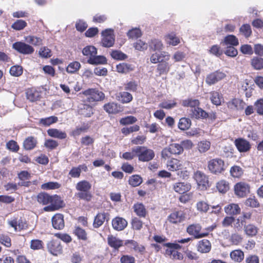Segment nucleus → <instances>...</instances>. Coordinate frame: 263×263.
I'll list each match as a JSON object with an SVG mask.
<instances>
[{"instance_id":"2","label":"nucleus","mask_w":263,"mask_h":263,"mask_svg":"<svg viewBox=\"0 0 263 263\" xmlns=\"http://www.w3.org/2000/svg\"><path fill=\"white\" fill-rule=\"evenodd\" d=\"M192 240L191 238H186L184 239H178L175 240L174 242L165 243L163 246L168 248L165 250V254L169 256L173 259L182 260L183 258L181 253L178 251V250L181 249V246L180 243H187Z\"/></svg>"},{"instance_id":"34","label":"nucleus","mask_w":263,"mask_h":263,"mask_svg":"<svg viewBox=\"0 0 263 263\" xmlns=\"http://www.w3.org/2000/svg\"><path fill=\"white\" fill-rule=\"evenodd\" d=\"M47 133L49 136L60 139H65L67 137V134L65 132H62L56 128L49 129L47 130Z\"/></svg>"},{"instance_id":"16","label":"nucleus","mask_w":263,"mask_h":263,"mask_svg":"<svg viewBox=\"0 0 263 263\" xmlns=\"http://www.w3.org/2000/svg\"><path fill=\"white\" fill-rule=\"evenodd\" d=\"M235 144L238 151L242 152H247L251 148L250 143L246 140L242 138H238L235 140Z\"/></svg>"},{"instance_id":"22","label":"nucleus","mask_w":263,"mask_h":263,"mask_svg":"<svg viewBox=\"0 0 263 263\" xmlns=\"http://www.w3.org/2000/svg\"><path fill=\"white\" fill-rule=\"evenodd\" d=\"M78 112L85 117H90L93 114L92 107L85 104H80L78 106Z\"/></svg>"},{"instance_id":"38","label":"nucleus","mask_w":263,"mask_h":263,"mask_svg":"<svg viewBox=\"0 0 263 263\" xmlns=\"http://www.w3.org/2000/svg\"><path fill=\"white\" fill-rule=\"evenodd\" d=\"M26 93L27 99L31 102L36 101L40 99L39 92L33 89H28Z\"/></svg>"},{"instance_id":"40","label":"nucleus","mask_w":263,"mask_h":263,"mask_svg":"<svg viewBox=\"0 0 263 263\" xmlns=\"http://www.w3.org/2000/svg\"><path fill=\"white\" fill-rule=\"evenodd\" d=\"M251 64L254 69L261 70L263 69V59L258 57H254L251 59Z\"/></svg>"},{"instance_id":"57","label":"nucleus","mask_w":263,"mask_h":263,"mask_svg":"<svg viewBox=\"0 0 263 263\" xmlns=\"http://www.w3.org/2000/svg\"><path fill=\"white\" fill-rule=\"evenodd\" d=\"M27 26V23L22 20H18L11 26L12 28L16 30H21Z\"/></svg>"},{"instance_id":"41","label":"nucleus","mask_w":263,"mask_h":263,"mask_svg":"<svg viewBox=\"0 0 263 263\" xmlns=\"http://www.w3.org/2000/svg\"><path fill=\"white\" fill-rule=\"evenodd\" d=\"M118 100L123 103H128L133 100L132 94L127 91L120 92L118 96Z\"/></svg>"},{"instance_id":"17","label":"nucleus","mask_w":263,"mask_h":263,"mask_svg":"<svg viewBox=\"0 0 263 263\" xmlns=\"http://www.w3.org/2000/svg\"><path fill=\"white\" fill-rule=\"evenodd\" d=\"M127 225V221L123 218L116 217L112 220V226L113 228L117 231H122L124 230Z\"/></svg>"},{"instance_id":"59","label":"nucleus","mask_w":263,"mask_h":263,"mask_svg":"<svg viewBox=\"0 0 263 263\" xmlns=\"http://www.w3.org/2000/svg\"><path fill=\"white\" fill-rule=\"evenodd\" d=\"M138 88V83L135 81L128 82L124 85V88L126 90L133 92L136 91Z\"/></svg>"},{"instance_id":"63","label":"nucleus","mask_w":263,"mask_h":263,"mask_svg":"<svg viewBox=\"0 0 263 263\" xmlns=\"http://www.w3.org/2000/svg\"><path fill=\"white\" fill-rule=\"evenodd\" d=\"M137 120V119L135 117L129 116L121 118L120 120V123L122 125L130 124L135 123Z\"/></svg>"},{"instance_id":"51","label":"nucleus","mask_w":263,"mask_h":263,"mask_svg":"<svg viewBox=\"0 0 263 263\" xmlns=\"http://www.w3.org/2000/svg\"><path fill=\"white\" fill-rule=\"evenodd\" d=\"M58 121V118L55 116H50L45 118L41 119L40 123L44 126H49L51 124L56 123Z\"/></svg>"},{"instance_id":"62","label":"nucleus","mask_w":263,"mask_h":263,"mask_svg":"<svg viewBox=\"0 0 263 263\" xmlns=\"http://www.w3.org/2000/svg\"><path fill=\"white\" fill-rule=\"evenodd\" d=\"M74 234L79 239L85 240L87 239V234L84 230L80 228L77 227L74 230Z\"/></svg>"},{"instance_id":"7","label":"nucleus","mask_w":263,"mask_h":263,"mask_svg":"<svg viewBox=\"0 0 263 263\" xmlns=\"http://www.w3.org/2000/svg\"><path fill=\"white\" fill-rule=\"evenodd\" d=\"M183 153L182 146L178 143H172L168 147L164 148L161 152L163 158L166 159L171 154L180 155Z\"/></svg>"},{"instance_id":"64","label":"nucleus","mask_w":263,"mask_h":263,"mask_svg":"<svg viewBox=\"0 0 263 263\" xmlns=\"http://www.w3.org/2000/svg\"><path fill=\"white\" fill-rule=\"evenodd\" d=\"M185 58V53L180 51L175 52L172 57L175 62H179L184 60Z\"/></svg>"},{"instance_id":"44","label":"nucleus","mask_w":263,"mask_h":263,"mask_svg":"<svg viewBox=\"0 0 263 263\" xmlns=\"http://www.w3.org/2000/svg\"><path fill=\"white\" fill-rule=\"evenodd\" d=\"M245 103L241 100L234 99L230 102L228 106L233 109H241L243 108Z\"/></svg>"},{"instance_id":"4","label":"nucleus","mask_w":263,"mask_h":263,"mask_svg":"<svg viewBox=\"0 0 263 263\" xmlns=\"http://www.w3.org/2000/svg\"><path fill=\"white\" fill-rule=\"evenodd\" d=\"M91 187V184L86 180L78 182L76 185V189L79 192L76 193L75 196L79 199L90 201L92 198V195L89 192Z\"/></svg>"},{"instance_id":"23","label":"nucleus","mask_w":263,"mask_h":263,"mask_svg":"<svg viewBox=\"0 0 263 263\" xmlns=\"http://www.w3.org/2000/svg\"><path fill=\"white\" fill-rule=\"evenodd\" d=\"M8 223L9 226L14 228L15 231H20L22 230L25 229L27 227V224L25 221L22 220L17 221L16 219L8 220Z\"/></svg>"},{"instance_id":"27","label":"nucleus","mask_w":263,"mask_h":263,"mask_svg":"<svg viewBox=\"0 0 263 263\" xmlns=\"http://www.w3.org/2000/svg\"><path fill=\"white\" fill-rule=\"evenodd\" d=\"M107 242L109 246L115 250H118V249L123 246L124 244L123 240L112 235L108 236L107 237Z\"/></svg>"},{"instance_id":"60","label":"nucleus","mask_w":263,"mask_h":263,"mask_svg":"<svg viewBox=\"0 0 263 263\" xmlns=\"http://www.w3.org/2000/svg\"><path fill=\"white\" fill-rule=\"evenodd\" d=\"M136 146L133 147L131 152H125L122 154V157L125 160H132L136 156H137V152H136Z\"/></svg>"},{"instance_id":"14","label":"nucleus","mask_w":263,"mask_h":263,"mask_svg":"<svg viewBox=\"0 0 263 263\" xmlns=\"http://www.w3.org/2000/svg\"><path fill=\"white\" fill-rule=\"evenodd\" d=\"M49 251L53 255L57 256L62 253V247L59 239L52 240L47 244Z\"/></svg>"},{"instance_id":"10","label":"nucleus","mask_w":263,"mask_h":263,"mask_svg":"<svg viewBox=\"0 0 263 263\" xmlns=\"http://www.w3.org/2000/svg\"><path fill=\"white\" fill-rule=\"evenodd\" d=\"M12 47L18 52L24 54H30L34 52V49L32 46L22 42L14 43Z\"/></svg>"},{"instance_id":"52","label":"nucleus","mask_w":263,"mask_h":263,"mask_svg":"<svg viewBox=\"0 0 263 263\" xmlns=\"http://www.w3.org/2000/svg\"><path fill=\"white\" fill-rule=\"evenodd\" d=\"M25 41L34 46L40 45L42 43V40L41 38L31 35L26 36Z\"/></svg>"},{"instance_id":"25","label":"nucleus","mask_w":263,"mask_h":263,"mask_svg":"<svg viewBox=\"0 0 263 263\" xmlns=\"http://www.w3.org/2000/svg\"><path fill=\"white\" fill-rule=\"evenodd\" d=\"M222 46H236L239 44L238 39L234 35H228L224 37L223 40L221 42Z\"/></svg>"},{"instance_id":"8","label":"nucleus","mask_w":263,"mask_h":263,"mask_svg":"<svg viewBox=\"0 0 263 263\" xmlns=\"http://www.w3.org/2000/svg\"><path fill=\"white\" fill-rule=\"evenodd\" d=\"M83 93L86 97V100L89 102H93L95 101H99L103 100L104 97V94L96 89H88L84 91Z\"/></svg>"},{"instance_id":"48","label":"nucleus","mask_w":263,"mask_h":263,"mask_svg":"<svg viewBox=\"0 0 263 263\" xmlns=\"http://www.w3.org/2000/svg\"><path fill=\"white\" fill-rule=\"evenodd\" d=\"M50 199H51V196L44 193H40L37 196V201L44 205L49 204Z\"/></svg>"},{"instance_id":"15","label":"nucleus","mask_w":263,"mask_h":263,"mask_svg":"<svg viewBox=\"0 0 263 263\" xmlns=\"http://www.w3.org/2000/svg\"><path fill=\"white\" fill-rule=\"evenodd\" d=\"M225 77L226 74L224 73L219 71H216L208 75L205 82L208 85H211L222 80Z\"/></svg>"},{"instance_id":"58","label":"nucleus","mask_w":263,"mask_h":263,"mask_svg":"<svg viewBox=\"0 0 263 263\" xmlns=\"http://www.w3.org/2000/svg\"><path fill=\"white\" fill-rule=\"evenodd\" d=\"M129 183L133 186H137L142 182L141 177L139 175H133L129 179Z\"/></svg>"},{"instance_id":"21","label":"nucleus","mask_w":263,"mask_h":263,"mask_svg":"<svg viewBox=\"0 0 263 263\" xmlns=\"http://www.w3.org/2000/svg\"><path fill=\"white\" fill-rule=\"evenodd\" d=\"M52 224L55 229L61 230L65 226L63 215L57 214L52 218Z\"/></svg>"},{"instance_id":"39","label":"nucleus","mask_w":263,"mask_h":263,"mask_svg":"<svg viewBox=\"0 0 263 263\" xmlns=\"http://www.w3.org/2000/svg\"><path fill=\"white\" fill-rule=\"evenodd\" d=\"M230 257L235 261L240 262L243 259L244 254L240 250H235L231 252Z\"/></svg>"},{"instance_id":"12","label":"nucleus","mask_w":263,"mask_h":263,"mask_svg":"<svg viewBox=\"0 0 263 263\" xmlns=\"http://www.w3.org/2000/svg\"><path fill=\"white\" fill-rule=\"evenodd\" d=\"M49 203L50 205L44 208L45 211H54L62 206V201L61 197L58 195L51 196Z\"/></svg>"},{"instance_id":"56","label":"nucleus","mask_w":263,"mask_h":263,"mask_svg":"<svg viewBox=\"0 0 263 263\" xmlns=\"http://www.w3.org/2000/svg\"><path fill=\"white\" fill-rule=\"evenodd\" d=\"M244 228L246 234L248 236H253L257 233V228L253 224L245 226Z\"/></svg>"},{"instance_id":"36","label":"nucleus","mask_w":263,"mask_h":263,"mask_svg":"<svg viewBox=\"0 0 263 263\" xmlns=\"http://www.w3.org/2000/svg\"><path fill=\"white\" fill-rule=\"evenodd\" d=\"M182 104L183 106L190 107L191 109H195L199 106L200 102L197 99L189 98L183 100Z\"/></svg>"},{"instance_id":"43","label":"nucleus","mask_w":263,"mask_h":263,"mask_svg":"<svg viewBox=\"0 0 263 263\" xmlns=\"http://www.w3.org/2000/svg\"><path fill=\"white\" fill-rule=\"evenodd\" d=\"M36 140L33 137H29L24 141L23 145L27 150H30L35 147L36 144Z\"/></svg>"},{"instance_id":"32","label":"nucleus","mask_w":263,"mask_h":263,"mask_svg":"<svg viewBox=\"0 0 263 263\" xmlns=\"http://www.w3.org/2000/svg\"><path fill=\"white\" fill-rule=\"evenodd\" d=\"M182 166V162L177 159H172L167 162V167L171 171L181 170Z\"/></svg>"},{"instance_id":"37","label":"nucleus","mask_w":263,"mask_h":263,"mask_svg":"<svg viewBox=\"0 0 263 263\" xmlns=\"http://www.w3.org/2000/svg\"><path fill=\"white\" fill-rule=\"evenodd\" d=\"M216 188L220 193H226L230 189V184L227 181L221 180L217 183Z\"/></svg>"},{"instance_id":"26","label":"nucleus","mask_w":263,"mask_h":263,"mask_svg":"<svg viewBox=\"0 0 263 263\" xmlns=\"http://www.w3.org/2000/svg\"><path fill=\"white\" fill-rule=\"evenodd\" d=\"M224 211L228 215L234 216L240 214L241 209L238 204L231 203L225 206Z\"/></svg>"},{"instance_id":"9","label":"nucleus","mask_w":263,"mask_h":263,"mask_svg":"<svg viewBox=\"0 0 263 263\" xmlns=\"http://www.w3.org/2000/svg\"><path fill=\"white\" fill-rule=\"evenodd\" d=\"M102 44L105 47L112 46L115 42V37L113 30L107 29L102 32Z\"/></svg>"},{"instance_id":"35","label":"nucleus","mask_w":263,"mask_h":263,"mask_svg":"<svg viewBox=\"0 0 263 263\" xmlns=\"http://www.w3.org/2000/svg\"><path fill=\"white\" fill-rule=\"evenodd\" d=\"M134 212L136 215L141 217H145L146 214V211L144 205L141 203H135L133 206Z\"/></svg>"},{"instance_id":"53","label":"nucleus","mask_w":263,"mask_h":263,"mask_svg":"<svg viewBox=\"0 0 263 263\" xmlns=\"http://www.w3.org/2000/svg\"><path fill=\"white\" fill-rule=\"evenodd\" d=\"M209 52L210 54L214 55L217 57H219L223 53V51L221 47L218 45H214L212 46Z\"/></svg>"},{"instance_id":"24","label":"nucleus","mask_w":263,"mask_h":263,"mask_svg":"<svg viewBox=\"0 0 263 263\" xmlns=\"http://www.w3.org/2000/svg\"><path fill=\"white\" fill-rule=\"evenodd\" d=\"M194 178L199 186L206 187L208 185V179L201 172L197 171L194 174Z\"/></svg>"},{"instance_id":"28","label":"nucleus","mask_w":263,"mask_h":263,"mask_svg":"<svg viewBox=\"0 0 263 263\" xmlns=\"http://www.w3.org/2000/svg\"><path fill=\"white\" fill-rule=\"evenodd\" d=\"M103 108L108 114H116L121 111L120 106L115 102H109L105 104Z\"/></svg>"},{"instance_id":"6","label":"nucleus","mask_w":263,"mask_h":263,"mask_svg":"<svg viewBox=\"0 0 263 263\" xmlns=\"http://www.w3.org/2000/svg\"><path fill=\"white\" fill-rule=\"evenodd\" d=\"M136 150L137 152V157L141 161H148L153 159L155 156V153L152 149L144 146H136Z\"/></svg>"},{"instance_id":"61","label":"nucleus","mask_w":263,"mask_h":263,"mask_svg":"<svg viewBox=\"0 0 263 263\" xmlns=\"http://www.w3.org/2000/svg\"><path fill=\"white\" fill-rule=\"evenodd\" d=\"M23 73V68L20 66H13L10 69L11 75L15 77H18Z\"/></svg>"},{"instance_id":"54","label":"nucleus","mask_w":263,"mask_h":263,"mask_svg":"<svg viewBox=\"0 0 263 263\" xmlns=\"http://www.w3.org/2000/svg\"><path fill=\"white\" fill-rule=\"evenodd\" d=\"M211 146V143L206 140L201 141L198 144V148L200 152L204 153L208 151Z\"/></svg>"},{"instance_id":"20","label":"nucleus","mask_w":263,"mask_h":263,"mask_svg":"<svg viewBox=\"0 0 263 263\" xmlns=\"http://www.w3.org/2000/svg\"><path fill=\"white\" fill-rule=\"evenodd\" d=\"M191 189V185L187 182H177L173 185L174 190L179 194H183L189 192Z\"/></svg>"},{"instance_id":"55","label":"nucleus","mask_w":263,"mask_h":263,"mask_svg":"<svg viewBox=\"0 0 263 263\" xmlns=\"http://www.w3.org/2000/svg\"><path fill=\"white\" fill-rule=\"evenodd\" d=\"M60 184L57 182H48L43 184L41 185V188L43 190H54L59 189L60 187Z\"/></svg>"},{"instance_id":"5","label":"nucleus","mask_w":263,"mask_h":263,"mask_svg":"<svg viewBox=\"0 0 263 263\" xmlns=\"http://www.w3.org/2000/svg\"><path fill=\"white\" fill-rule=\"evenodd\" d=\"M226 167L224 161L221 159H213L208 162L209 170L214 174L222 173L225 171Z\"/></svg>"},{"instance_id":"18","label":"nucleus","mask_w":263,"mask_h":263,"mask_svg":"<svg viewBox=\"0 0 263 263\" xmlns=\"http://www.w3.org/2000/svg\"><path fill=\"white\" fill-rule=\"evenodd\" d=\"M185 218V214L183 212L179 211L171 213L169 215L167 219L172 223H177L183 221Z\"/></svg>"},{"instance_id":"33","label":"nucleus","mask_w":263,"mask_h":263,"mask_svg":"<svg viewBox=\"0 0 263 263\" xmlns=\"http://www.w3.org/2000/svg\"><path fill=\"white\" fill-rule=\"evenodd\" d=\"M134 68L132 64L122 63L116 66V71L119 73H127L133 71Z\"/></svg>"},{"instance_id":"29","label":"nucleus","mask_w":263,"mask_h":263,"mask_svg":"<svg viewBox=\"0 0 263 263\" xmlns=\"http://www.w3.org/2000/svg\"><path fill=\"white\" fill-rule=\"evenodd\" d=\"M164 40L167 44L173 46H177L180 43V39L173 32L165 35Z\"/></svg>"},{"instance_id":"11","label":"nucleus","mask_w":263,"mask_h":263,"mask_svg":"<svg viewBox=\"0 0 263 263\" xmlns=\"http://www.w3.org/2000/svg\"><path fill=\"white\" fill-rule=\"evenodd\" d=\"M235 194L239 197H243L250 192V186L247 183L240 182L234 186Z\"/></svg>"},{"instance_id":"31","label":"nucleus","mask_w":263,"mask_h":263,"mask_svg":"<svg viewBox=\"0 0 263 263\" xmlns=\"http://www.w3.org/2000/svg\"><path fill=\"white\" fill-rule=\"evenodd\" d=\"M191 117L195 119H204L208 117V114L199 106L195 109H191Z\"/></svg>"},{"instance_id":"47","label":"nucleus","mask_w":263,"mask_h":263,"mask_svg":"<svg viewBox=\"0 0 263 263\" xmlns=\"http://www.w3.org/2000/svg\"><path fill=\"white\" fill-rule=\"evenodd\" d=\"M81 65L77 61L72 62L69 64L66 68V71L68 73H73L79 70Z\"/></svg>"},{"instance_id":"13","label":"nucleus","mask_w":263,"mask_h":263,"mask_svg":"<svg viewBox=\"0 0 263 263\" xmlns=\"http://www.w3.org/2000/svg\"><path fill=\"white\" fill-rule=\"evenodd\" d=\"M201 227L199 224H193L190 225L186 229L187 232L194 236L195 238L198 239L208 235V233L200 232Z\"/></svg>"},{"instance_id":"3","label":"nucleus","mask_w":263,"mask_h":263,"mask_svg":"<svg viewBox=\"0 0 263 263\" xmlns=\"http://www.w3.org/2000/svg\"><path fill=\"white\" fill-rule=\"evenodd\" d=\"M82 53L88 59V63L91 65L104 64L106 63L105 57L102 55H97V49L93 46H87L82 50Z\"/></svg>"},{"instance_id":"46","label":"nucleus","mask_w":263,"mask_h":263,"mask_svg":"<svg viewBox=\"0 0 263 263\" xmlns=\"http://www.w3.org/2000/svg\"><path fill=\"white\" fill-rule=\"evenodd\" d=\"M149 47L154 51H161L163 48V45L161 41L154 39L151 41Z\"/></svg>"},{"instance_id":"50","label":"nucleus","mask_w":263,"mask_h":263,"mask_svg":"<svg viewBox=\"0 0 263 263\" xmlns=\"http://www.w3.org/2000/svg\"><path fill=\"white\" fill-rule=\"evenodd\" d=\"M191 125V120L186 118H182L180 119L178 123V127L179 129L184 130L190 128Z\"/></svg>"},{"instance_id":"30","label":"nucleus","mask_w":263,"mask_h":263,"mask_svg":"<svg viewBox=\"0 0 263 263\" xmlns=\"http://www.w3.org/2000/svg\"><path fill=\"white\" fill-rule=\"evenodd\" d=\"M211 249V245L210 242L207 239H203L199 241L197 246V250L202 253H206Z\"/></svg>"},{"instance_id":"45","label":"nucleus","mask_w":263,"mask_h":263,"mask_svg":"<svg viewBox=\"0 0 263 263\" xmlns=\"http://www.w3.org/2000/svg\"><path fill=\"white\" fill-rule=\"evenodd\" d=\"M230 172L233 177L239 178L243 174V170L239 166L234 165L231 168Z\"/></svg>"},{"instance_id":"42","label":"nucleus","mask_w":263,"mask_h":263,"mask_svg":"<svg viewBox=\"0 0 263 263\" xmlns=\"http://www.w3.org/2000/svg\"><path fill=\"white\" fill-rule=\"evenodd\" d=\"M210 99L213 104L220 105L223 99L222 95L217 91H212L210 93Z\"/></svg>"},{"instance_id":"1","label":"nucleus","mask_w":263,"mask_h":263,"mask_svg":"<svg viewBox=\"0 0 263 263\" xmlns=\"http://www.w3.org/2000/svg\"><path fill=\"white\" fill-rule=\"evenodd\" d=\"M170 54L166 51L160 53L155 52L153 53L150 57V61L153 64L158 63L157 66V71L160 76L167 74L172 66L169 63Z\"/></svg>"},{"instance_id":"49","label":"nucleus","mask_w":263,"mask_h":263,"mask_svg":"<svg viewBox=\"0 0 263 263\" xmlns=\"http://www.w3.org/2000/svg\"><path fill=\"white\" fill-rule=\"evenodd\" d=\"M196 209L200 213H205L209 210V205L204 201H199L196 203Z\"/></svg>"},{"instance_id":"19","label":"nucleus","mask_w":263,"mask_h":263,"mask_svg":"<svg viewBox=\"0 0 263 263\" xmlns=\"http://www.w3.org/2000/svg\"><path fill=\"white\" fill-rule=\"evenodd\" d=\"M109 215L107 213H98L95 218L93 227L96 228L101 226L105 221H108L109 219Z\"/></svg>"}]
</instances>
